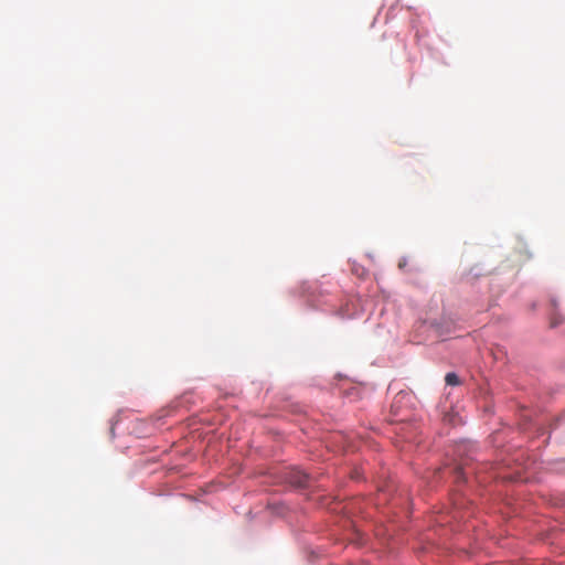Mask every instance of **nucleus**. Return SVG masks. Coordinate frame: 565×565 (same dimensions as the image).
I'll return each mask as SVG.
<instances>
[{
  "mask_svg": "<svg viewBox=\"0 0 565 565\" xmlns=\"http://www.w3.org/2000/svg\"><path fill=\"white\" fill-rule=\"evenodd\" d=\"M455 472H456V478H457V480H461V481H463V480L466 479V478H465V472H463V470H462V468H461V467H457V468L455 469Z\"/></svg>",
  "mask_w": 565,
  "mask_h": 565,
  "instance_id": "obj_3",
  "label": "nucleus"
},
{
  "mask_svg": "<svg viewBox=\"0 0 565 565\" xmlns=\"http://www.w3.org/2000/svg\"><path fill=\"white\" fill-rule=\"evenodd\" d=\"M445 381H446L447 385H451V386H455V385L459 384L458 375L456 373H452V372L446 374Z\"/></svg>",
  "mask_w": 565,
  "mask_h": 565,
  "instance_id": "obj_2",
  "label": "nucleus"
},
{
  "mask_svg": "<svg viewBox=\"0 0 565 565\" xmlns=\"http://www.w3.org/2000/svg\"><path fill=\"white\" fill-rule=\"evenodd\" d=\"M290 483L298 488H305L309 484V476L302 471H295L291 473Z\"/></svg>",
  "mask_w": 565,
  "mask_h": 565,
  "instance_id": "obj_1",
  "label": "nucleus"
}]
</instances>
